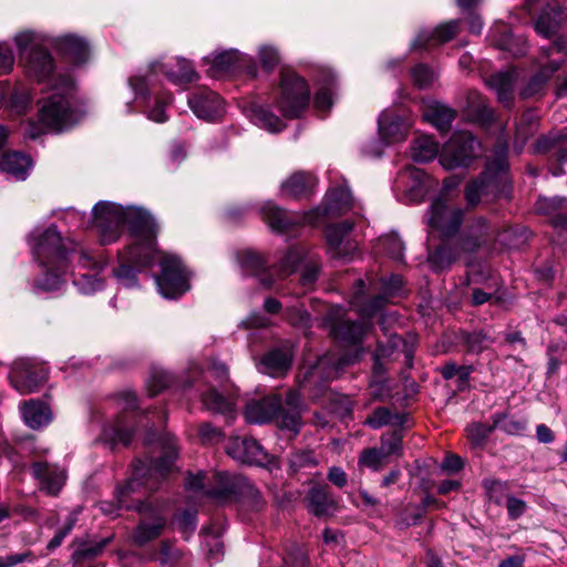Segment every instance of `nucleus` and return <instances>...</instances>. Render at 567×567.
Listing matches in <instances>:
<instances>
[{
	"mask_svg": "<svg viewBox=\"0 0 567 567\" xmlns=\"http://www.w3.org/2000/svg\"><path fill=\"white\" fill-rule=\"evenodd\" d=\"M93 226L96 228L100 240L109 245L117 240L122 234L123 225H127L133 237L126 250V261L137 268L151 266L155 255L158 226L153 216L145 209L136 206L123 207L111 202H100L93 207ZM161 275L156 282L161 295L175 299L189 290L188 272L176 255L161 252Z\"/></svg>",
	"mask_w": 567,
	"mask_h": 567,
	"instance_id": "obj_1",
	"label": "nucleus"
},
{
	"mask_svg": "<svg viewBox=\"0 0 567 567\" xmlns=\"http://www.w3.org/2000/svg\"><path fill=\"white\" fill-rule=\"evenodd\" d=\"M176 457V444L169 439L161 457L151 460L147 464L137 461L132 477L124 486L116 489L117 507L134 508L141 515L140 522L132 533V540L137 546H144L163 534L167 525V515L165 507L161 504L140 501L136 505L131 506L126 503V497L141 487L150 491L156 489L159 483L175 468Z\"/></svg>",
	"mask_w": 567,
	"mask_h": 567,
	"instance_id": "obj_2",
	"label": "nucleus"
},
{
	"mask_svg": "<svg viewBox=\"0 0 567 567\" xmlns=\"http://www.w3.org/2000/svg\"><path fill=\"white\" fill-rule=\"evenodd\" d=\"M32 251L44 269V276L35 281V287L45 291L59 289L69 268V256L75 251L74 243L62 238L52 225L32 235Z\"/></svg>",
	"mask_w": 567,
	"mask_h": 567,
	"instance_id": "obj_3",
	"label": "nucleus"
},
{
	"mask_svg": "<svg viewBox=\"0 0 567 567\" xmlns=\"http://www.w3.org/2000/svg\"><path fill=\"white\" fill-rule=\"evenodd\" d=\"M303 404L301 395L296 390H289L282 402L280 396L269 395L247 403L245 417L249 423L262 424L276 421L281 430L297 434L301 427Z\"/></svg>",
	"mask_w": 567,
	"mask_h": 567,
	"instance_id": "obj_4",
	"label": "nucleus"
},
{
	"mask_svg": "<svg viewBox=\"0 0 567 567\" xmlns=\"http://www.w3.org/2000/svg\"><path fill=\"white\" fill-rule=\"evenodd\" d=\"M80 118L75 99V85L70 75L52 80L50 94L40 109L41 123L53 131H62Z\"/></svg>",
	"mask_w": 567,
	"mask_h": 567,
	"instance_id": "obj_5",
	"label": "nucleus"
},
{
	"mask_svg": "<svg viewBox=\"0 0 567 567\" xmlns=\"http://www.w3.org/2000/svg\"><path fill=\"white\" fill-rule=\"evenodd\" d=\"M507 168L506 147L499 146L482 175L466 185L464 195L467 206L475 207L482 197H497L507 185Z\"/></svg>",
	"mask_w": 567,
	"mask_h": 567,
	"instance_id": "obj_6",
	"label": "nucleus"
},
{
	"mask_svg": "<svg viewBox=\"0 0 567 567\" xmlns=\"http://www.w3.org/2000/svg\"><path fill=\"white\" fill-rule=\"evenodd\" d=\"M310 90L307 82L289 69L281 70L277 107L286 117H298L309 106Z\"/></svg>",
	"mask_w": 567,
	"mask_h": 567,
	"instance_id": "obj_7",
	"label": "nucleus"
},
{
	"mask_svg": "<svg viewBox=\"0 0 567 567\" xmlns=\"http://www.w3.org/2000/svg\"><path fill=\"white\" fill-rule=\"evenodd\" d=\"M20 60L28 74L39 82L49 80L54 70L53 59L40 38H17Z\"/></svg>",
	"mask_w": 567,
	"mask_h": 567,
	"instance_id": "obj_8",
	"label": "nucleus"
},
{
	"mask_svg": "<svg viewBox=\"0 0 567 567\" xmlns=\"http://www.w3.org/2000/svg\"><path fill=\"white\" fill-rule=\"evenodd\" d=\"M480 142L470 132H456L444 144L440 163L445 169L467 166L476 156Z\"/></svg>",
	"mask_w": 567,
	"mask_h": 567,
	"instance_id": "obj_9",
	"label": "nucleus"
},
{
	"mask_svg": "<svg viewBox=\"0 0 567 567\" xmlns=\"http://www.w3.org/2000/svg\"><path fill=\"white\" fill-rule=\"evenodd\" d=\"M527 12L535 19V31L542 35H554L566 21V14L556 0H527Z\"/></svg>",
	"mask_w": 567,
	"mask_h": 567,
	"instance_id": "obj_10",
	"label": "nucleus"
},
{
	"mask_svg": "<svg viewBox=\"0 0 567 567\" xmlns=\"http://www.w3.org/2000/svg\"><path fill=\"white\" fill-rule=\"evenodd\" d=\"M385 302L386 298L384 296H377L368 305L360 307L358 311L362 317V321L342 320L336 323L332 329L334 337L351 344L360 342L371 328V324L365 319L373 317Z\"/></svg>",
	"mask_w": 567,
	"mask_h": 567,
	"instance_id": "obj_11",
	"label": "nucleus"
},
{
	"mask_svg": "<svg viewBox=\"0 0 567 567\" xmlns=\"http://www.w3.org/2000/svg\"><path fill=\"white\" fill-rule=\"evenodd\" d=\"M125 412L117 416L111 424L103 429L102 437L112 445L123 444L128 445L133 434V423L136 420V414L133 412L136 409V398L133 393L123 394Z\"/></svg>",
	"mask_w": 567,
	"mask_h": 567,
	"instance_id": "obj_12",
	"label": "nucleus"
},
{
	"mask_svg": "<svg viewBox=\"0 0 567 567\" xmlns=\"http://www.w3.org/2000/svg\"><path fill=\"white\" fill-rule=\"evenodd\" d=\"M463 220V210L458 207H449L443 195H440L431 205L427 224L442 236H453Z\"/></svg>",
	"mask_w": 567,
	"mask_h": 567,
	"instance_id": "obj_13",
	"label": "nucleus"
},
{
	"mask_svg": "<svg viewBox=\"0 0 567 567\" xmlns=\"http://www.w3.org/2000/svg\"><path fill=\"white\" fill-rule=\"evenodd\" d=\"M226 452L239 463L262 466L269 462L268 453L252 437H231L226 446Z\"/></svg>",
	"mask_w": 567,
	"mask_h": 567,
	"instance_id": "obj_14",
	"label": "nucleus"
},
{
	"mask_svg": "<svg viewBox=\"0 0 567 567\" xmlns=\"http://www.w3.org/2000/svg\"><path fill=\"white\" fill-rule=\"evenodd\" d=\"M353 228V223L344 220L327 227L326 238L328 251L333 259L349 260L357 249V245L347 237Z\"/></svg>",
	"mask_w": 567,
	"mask_h": 567,
	"instance_id": "obj_15",
	"label": "nucleus"
},
{
	"mask_svg": "<svg viewBox=\"0 0 567 567\" xmlns=\"http://www.w3.org/2000/svg\"><path fill=\"white\" fill-rule=\"evenodd\" d=\"M188 105L197 117L208 121L221 117L225 111L220 96L207 87L192 92L188 96Z\"/></svg>",
	"mask_w": 567,
	"mask_h": 567,
	"instance_id": "obj_16",
	"label": "nucleus"
},
{
	"mask_svg": "<svg viewBox=\"0 0 567 567\" xmlns=\"http://www.w3.org/2000/svg\"><path fill=\"white\" fill-rule=\"evenodd\" d=\"M239 481H243V476L218 472L213 476L209 487L205 491V496L219 503L236 499L239 493L237 485Z\"/></svg>",
	"mask_w": 567,
	"mask_h": 567,
	"instance_id": "obj_17",
	"label": "nucleus"
},
{
	"mask_svg": "<svg viewBox=\"0 0 567 567\" xmlns=\"http://www.w3.org/2000/svg\"><path fill=\"white\" fill-rule=\"evenodd\" d=\"M291 362V349L285 346L275 348L266 353L260 360L258 369L270 377H281L290 369Z\"/></svg>",
	"mask_w": 567,
	"mask_h": 567,
	"instance_id": "obj_18",
	"label": "nucleus"
},
{
	"mask_svg": "<svg viewBox=\"0 0 567 567\" xmlns=\"http://www.w3.org/2000/svg\"><path fill=\"white\" fill-rule=\"evenodd\" d=\"M47 378L44 369L33 370L23 363L12 371L11 383L21 394H28L37 391Z\"/></svg>",
	"mask_w": 567,
	"mask_h": 567,
	"instance_id": "obj_19",
	"label": "nucleus"
},
{
	"mask_svg": "<svg viewBox=\"0 0 567 567\" xmlns=\"http://www.w3.org/2000/svg\"><path fill=\"white\" fill-rule=\"evenodd\" d=\"M154 72H163L175 84H185L197 79L193 64L182 58H172L167 62L156 63Z\"/></svg>",
	"mask_w": 567,
	"mask_h": 567,
	"instance_id": "obj_20",
	"label": "nucleus"
},
{
	"mask_svg": "<svg viewBox=\"0 0 567 567\" xmlns=\"http://www.w3.org/2000/svg\"><path fill=\"white\" fill-rule=\"evenodd\" d=\"M378 125L380 136L388 144L404 140L409 128L401 116L388 111L380 114Z\"/></svg>",
	"mask_w": 567,
	"mask_h": 567,
	"instance_id": "obj_21",
	"label": "nucleus"
},
{
	"mask_svg": "<svg viewBox=\"0 0 567 567\" xmlns=\"http://www.w3.org/2000/svg\"><path fill=\"white\" fill-rule=\"evenodd\" d=\"M496 230L487 224L485 218L477 217L467 227L465 238L462 240V248L473 251L487 244L495 237Z\"/></svg>",
	"mask_w": 567,
	"mask_h": 567,
	"instance_id": "obj_22",
	"label": "nucleus"
},
{
	"mask_svg": "<svg viewBox=\"0 0 567 567\" xmlns=\"http://www.w3.org/2000/svg\"><path fill=\"white\" fill-rule=\"evenodd\" d=\"M34 477L41 480L43 488L50 495H58L65 482V473L47 462H35L31 465Z\"/></svg>",
	"mask_w": 567,
	"mask_h": 567,
	"instance_id": "obj_23",
	"label": "nucleus"
},
{
	"mask_svg": "<svg viewBox=\"0 0 567 567\" xmlns=\"http://www.w3.org/2000/svg\"><path fill=\"white\" fill-rule=\"evenodd\" d=\"M260 214L265 223L276 233H284L299 223L298 216L284 210L272 202L265 203L260 208Z\"/></svg>",
	"mask_w": 567,
	"mask_h": 567,
	"instance_id": "obj_24",
	"label": "nucleus"
},
{
	"mask_svg": "<svg viewBox=\"0 0 567 567\" xmlns=\"http://www.w3.org/2000/svg\"><path fill=\"white\" fill-rule=\"evenodd\" d=\"M56 47L60 55L68 63L80 65L90 58V49L83 38H59Z\"/></svg>",
	"mask_w": 567,
	"mask_h": 567,
	"instance_id": "obj_25",
	"label": "nucleus"
},
{
	"mask_svg": "<svg viewBox=\"0 0 567 567\" xmlns=\"http://www.w3.org/2000/svg\"><path fill=\"white\" fill-rule=\"evenodd\" d=\"M31 168V158L21 152H7L0 157V171L17 181H24Z\"/></svg>",
	"mask_w": 567,
	"mask_h": 567,
	"instance_id": "obj_26",
	"label": "nucleus"
},
{
	"mask_svg": "<svg viewBox=\"0 0 567 567\" xmlns=\"http://www.w3.org/2000/svg\"><path fill=\"white\" fill-rule=\"evenodd\" d=\"M307 502L309 512L317 517L329 515L336 509V502L327 485H313L308 492Z\"/></svg>",
	"mask_w": 567,
	"mask_h": 567,
	"instance_id": "obj_27",
	"label": "nucleus"
},
{
	"mask_svg": "<svg viewBox=\"0 0 567 567\" xmlns=\"http://www.w3.org/2000/svg\"><path fill=\"white\" fill-rule=\"evenodd\" d=\"M21 414L25 424L33 430L47 426L52 421L49 405L39 400L24 402L21 406Z\"/></svg>",
	"mask_w": 567,
	"mask_h": 567,
	"instance_id": "obj_28",
	"label": "nucleus"
},
{
	"mask_svg": "<svg viewBox=\"0 0 567 567\" xmlns=\"http://www.w3.org/2000/svg\"><path fill=\"white\" fill-rule=\"evenodd\" d=\"M456 112L436 101L424 104L422 117L434 125L439 131H447L454 121Z\"/></svg>",
	"mask_w": 567,
	"mask_h": 567,
	"instance_id": "obj_29",
	"label": "nucleus"
},
{
	"mask_svg": "<svg viewBox=\"0 0 567 567\" xmlns=\"http://www.w3.org/2000/svg\"><path fill=\"white\" fill-rule=\"evenodd\" d=\"M517 79L515 70L498 72L491 75L487 80V85L495 90L498 101L505 106H509L514 99V86Z\"/></svg>",
	"mask_w": 567,
	"mask_h": 567,
	"instance_id": "obj_30",
	"label": "nucleus"
},
{
	"mask_svg": "<svg viewBox=\"0 0 567 567\" xmlns=\"http://www.w3.org/2000/svg\"><path fill=\"white\" fill-rule=\"evenodd\" d=\"M316 184L315 177L310 174L298 172L292 174L281 184V194L286 197L299 198L311 193Z\"/></svg>",
	"mask_w": 567,
	"mask_h": 567,
	"instance_id": "obj_31",
	"label": "nucleus"
},
{
	"mask_svg": "<svg viewBox=\"0 0 567 567\" xmlns=\"http://www.w3.org/2000/svg\"><path fill=\"white\" fill-rule=\"evenodd\" d=\"M239 262L244 270L258 277L264 287L270 288L275 282L272 276L268 275L265 270V261L259 254L251 250H245L239 255Z\"/></svg>",
	"mask_w": 567,
	"mask_h": 567,
	"instance_id": "obj_32",
	"label": "nucleus"
},
{
	"mask_svg": "<svg viewBox=\"0 0 567 567\" xmlns=\"http://www.w3.org/2000/svg\"><path fill=\"white\" fill-rule=\"evenodd\" d=\"M240 53L236 50L223 51L214 54L209 74L219 78L228 73H234L240 69Z\"/></svg>",
	"mask_w": 567,
	"mask_h": 567,
	"instance_id": "obj_33",
	"label": "nucleus"
},
{
	"mask_svg": "<svg viewBox=\"0 0 567 567\" xmlns=\"http://www.w3.org/2000/svg\"><path fill=\"white\" fill-rule=\"evenodd\" d=\"M107 539L101 542H75L74 550L72 553V561L75 567H85L97 557L107 544Z\"/></svg>",
	"mask_w": 567,
	"mask_h": 567,
	"instance_id": "obj_34",
	"label": "nucleus"
},
{
	"mask_svg": "<svg viewBox=\"0 0 567 567\" xmlns=\"http://www.w3.org/2000/svg\"><path fill=\"white\" fill-rule=\"evenodd\" d=\"M352 207V195L347 187L331 189L326 197L324 214L341 215Z\"/></svg>",
	"mask_w": 567,
	"mask_h": 567,
	"instance_id": "obj_35",
	"label": "nucleus"
},
{
	"mask_svg": "<svg viewBox=\"0 0 567 567\" xmlns=\"http://www.w3.org/2000/svg\"><path fill=\"white\" fill-rule=\"evenodd\" d=\"M439 154V143L431 136L423 135L413 141L411 155L415 162L425 163L434 159Z\"/></svg>",
	"mask_w": 567,
	"mask_h": 567,
	"instance_id": "obj_36",
	"label": "nucleus"
},
{
	"mask_svg": "<svg viewBox=\"0 0 567 567\" xmlns=\"http://www.w3.org/2000/svg\"><path fill=\"white\" fill-rule=\"evenodd\" d=\"M250 118L256 125L264 127L271 133L279 132L285 127L282 121L264 106L254 107L251 110Z\"/></svg>",
	"mask_w": 567,
	"mask_h": 567,
	"instance_id": "obj_37",
	"label": "nucleus"
},
{
	"mask_svg": "<svg viewBox=\"0 0 567 567\" xmlns=\"http://www.w3.org/2000/svg\"><path fill=\"white\" fill-rule=\"evenodd\" d=\"M237 485L239 486L237 501L254 511H260L264 507L265 502L259 491L247 478L243 477Z\"/></svg>",
	"mask_w": 567,
	"mask_h": 567,
	"instance_id": "obj_38",
	"label": "nucleus"
},
{
	"mask_svg": "<svg viewBox=\"0 0 567 567\" xmlns=\"http://www.w3.org/2000/svg\"><path fill=\"white\" fill-rule=\"evenodd\" d=\"M458 257L456 248L443 245L429 254V262L435 270H442L454 262Z\"/></svg>",
	"mask_w": 567,
	"mask_h": 567,
	"instance_id": "obj_39",
	"label": "nucleus"
},
{
	"mask_svg": "<svg viewBox=\"0 0 567 567\" xmlns=\"http://www.w3.org/2000/svg\"><path fill=\"white\" fill-rule=\"evenodd\" d=\"M402 344L401 338L398 336H391L386 342V344H383L382 342H379L378 349L374 353V372L381 373L384 371L383 361L391 358L395 350Z\"/></svg>",
	"mask_w": 567,
	"mask_h": 567,
	"instance_id": "obj_40",
	"label": "nucleus"
},
{
	"mask_svg": "<svg viewBox=\"0 0 567 567\" xmlns=\"http://www.w3.org/2000/svg\"><path fill=\"white\" fill-rule=\"evenodd\" d=\"M331 363H333V367L329 370V372H327L326 379L336 378L339 373V370L349 364V361L344 358L334 361L330 355H323L318 360L316 365L310 367L309 371L307 372V377L315 378L320 375L321 370L326 369Z\"/></svg>",
	"mask_w": 567,
	"mask_h": 567,
	"instance_id": "obj_41",
	"label": "nucleus"
},
{
	"mask_svg": "<svg viewBox=\"0 0 567 567\" xmlns=\"http://www.w3.org/2000/svg\"><path fill=\"white\" fill-rule=\"evenodd\" d=\"M203 404L207 410L217 413H230L234 410V403L231 400L224 398L216 390H210L202 398Z\"/></svg>",
	"mask_w": 567,
	"mask_h": 567,
	"instance_id": "obj_42",
	"label": "nucleus"
},
{
	"mask_svg": "<svg viewBox=\"0 0 567 567\" xmlns=\"http://www.w3.org/2000/svg\"><path fill=\"white\" fill-rule=\"evenodd\" d=\"M402 417L399 415H392L390 410L386 408H378L373 413L365 420V424L372 429H380L388 424H401Z\"/></svg>",
	"mask_w": 567,
	"mask_h": 567,
	"instance_id": "obj_43",
	"label": "nucleus"
},
{
	"mask_svg": "<svg viewBox=\"0 0 567 567\" xmlns=\"http://www.w3.org/2000/svg\"><path fill=\"white\" fill-rule=\"evenodd\" d=\"M388 456L379 449H368L361 453L359 463L373 471H380L388 462Z\"/></svg>",
	"mask_w": 567,
	"mask_h": 567,
	"instance_id": "obj_44",
	"label": "nucleus"
},
{
	"mask_svg": "<svg viewBox=\"0 0 567 567\" xmlns=\"http://www.w3.org/2000/svg\"><path fill=\"white\" fill-rule=\"evenodd\" d=\"M74 285L84 295L93 293L103 288L104 282L97 274H83L74 279Z\"/></svg>",
	"mask_w": 567,
	"mask_h": 567,
	"instance_id": "obj_45",
	"label": "nucleus"
},
{
	"mask_svg": "<svg viewBox=\"0 0 567 567\" xmlns=\"http://www.w3.org/2000/svg\"><path fill=\"white\" fill-rule=\"evenodd\" d=\"M316 464L313 453L310 451L295 452L289 456V467L293 473L306 468H313Z\"/></svg>",
	"mask_w": 567,
	"mask_h": 567,
	"instance_id": "obj_46",
	"label": "nucleus"
},
{
	"mask_svg": "<svg viewBox=\"0 0 567 567\" xmlns=\"http://www.w3.org/2000/svg\"><path fill=\"white\" fill-rule=\"evenodd\" d=\"M495 45L513 56H522L527 51L525 38H498Z\"/></svg>",
	"mask_w": 567,
	"mask_h": 567,
	"instance_id": "obj_47",
	"label": "nucleus"
},
{
	"mask_svg": "<svg viewBox=\"0 0 567 567\" xmlns=\"http://www.w3.org/2000/svg\"><path fill=\"white\" fill-rule=\"evenodd\" d=\"M259 63L267 72L274 71L280 63V54L275 47L264 45L258 51Z\"/></svg>",
	"mask_w": 567,
	"mask_h": 567,
	"instance_id": "obj_48",
	"label": "nucleus"
},
{
	"mask_svg": "<svg viewBox=\"0 0 567 567\" xmlns=\"http://www.w3.org/2000/svg\"><path fill=\"white\" fill-rule=\"evenodd\" d=\"M464 342L470 352L478 354L487 349L493 340L486 333L478 331L466 334Z\"/></svg>",
	"mask_w": 567,
	"mask_h": 567,
	"instance_id": "obj_49",
	"label": "nucleus"
},
{
	"mask_svg": "<svg viewBox=\"0 0 567 567\" xmlns=\"http://www.w3.org/2000/svg\"><path fill=\"white\" fill-rule=\"evenodd\" d=\"M380 246L393 259H403L404 245L403 241L398 236L390 235L381 238Z\"/></svg>",
	"mask_w": 567,
	"mask_h": 567,
	"instance_id": "obj_50",
	"label": "nucleus"
},
{
	"mask_svg": "<svg viewBox=\"0 0 567 567\" xmlns=\"http://www.w3.org/2000/svg\"><path fill=\"white\" fill-rule=\"evenodd\" d=\"M380 449L390 457L391 455H400L402 452V436L399 432H393L381 437Z\"/></svg>",
	"mask_w": 567,
	"mask_h": 567,
	"instance_id": "obj_51",
	"label": "nucleus"
},
{
	"mask_svg": "<svg viewBox=\"0 0 567 567\" xmlns=\"http://www.w3.org/2000/svg\"><path fill=\"white\" fill-rule=\"evenodd\" d=\"M561 61H550L547 65L543 66L537 74H535L529 85L534 91L539 89L543 84H545L554 73L560 68Z\"/></svg>",
	"mask_w": 567,
	"mask_h": 567,
	"instance_id": "obj_52",
	"label": "nucleus"
},
{
	"mask_svg": "<svg viewBox=\"0 0 567 567\" xmlns=\"http://www.w3.org/2000/svg\"><path fill=\"white\" fill-rule=\"evenodd\" d=\"M414 84L420 89L429 87L435 80V73L426 65H416L411 72Z\"/></svg>",
	"mask_w": 567,
	"mask_h": 567,
	"instance_id": "obj_53",
	"label": "nucleus"
},
{
	"mask_svg": "<svg viewBox=\"0 0 567 567\" xmlns=\"http://www.w3.org/2000/svg\"><path fill=\"white\" fill-rule=\"evenodd\" d=\"M300 252L297 249L288 251L282 257L280 265L278 266V277L284 278L295 271L296 264L299 261Z\"/></svg>",
	"mask_w": 567,
	"mask_h": 567,
	"instance_id": "obj_54",
	"label": "nucleus"
},
{
	"mask_svg": "<svg viewBox=\"0 0 567 567\" xmlns=\"http://www.w3.org/2000/svg\"><path fill=\"white\" fill-rule=\"evenodd\" d=\"M113 272L122 286L132 288L137 285L136 274L131 266L123 264L118 268L114 269Z\"/></svg>",
	"mask_w": 567,
	"mask_h": 567,
	"instance_id": "obj_55",
	"label": "nucleus"
},
{
	"mask_svg": "<svg viewBox=\"0 0 567 567\" xmlns=\"http://www.w3.org/2000/svg\"><path fill=\"white\" fill-rule=\"evenodd\" d=\"M493 427L482 423H473L466 427L467 437L473 444H481L492 432Z\"/></svg>",
	"mask_w": 567,
	"mask_h": 567,
	"instance_id": "obj_56",
	"label": "nucleus"
},
{
	"mask_svg": "<svg viewBox=\"0 0 567 567\" xmlns=\"http://www.w3.org/2000/svg\"><path fill=\"white\" fill-rule=\"evenodd\" d=\"M549 169L554 176L567 175V148L559 147L550 162Z\"/></svg>",
	"mask_w": 567,
	"mask_h": 567,
	"instance_id": "obj_57",
	"label": "nucleus"
},
{
	"mask_svg": "<svg viewBox=\"0 0 567 567\" xmlns=\"http://www.w3.org/2000/svg\"><path fill=\"white\" fill-rule=\"evenodd\" d=\"M422 515L423 512L419 507L408 506L400 514L398 525L401 528H405L411 525H416L420 522Z\"/></svg>",
	"mask_w": 567,
	"mask_h": 567,
	"instance_id": "obj_58",
	"label": "nucleus"
},
{
	"mask_svg": "<svg viewBox=\"0 0 567 567\" xmlns=\"http://www.w3.org/2000/svg\"><path fill=\"white\" fill-rule=\"evenodd\" d=\"M75 522H76V517L74 515H70L66 523L64 524V526L62 528H60L55 535L53 536V538L49 542L48 544V549L50 550H53L55 549L56 547H59L63 539L65 538V536L72 530V528L74 527L75 525Z\"/></svg>",
	"mask_w": 567,
	"mask_h": 567,
	"instance_id": "obj_59",
	"label": "nucleus"
},
{
	"mask_svg": "<svg viewBox=\"0 0 567 567\" xmlns=\"http://www.w3.org/2000/svg\"><path fill=\"white\" fill-rule=\"evenodd\" d=\"M507 513L511 519H517L525 513L526 503L515 496H508L506 502Z\"/></svg>",
	"mask_w": 567,
	"mask_h": 567,
	"instance_id": "obj_60",
	"label": "nucleus"
},
{
	"mask_svg": "<svg viewBox=\"0 0 567 567\" xmlns=\"http://www.w3.org/2000/svg\"><path fill=\"white\" fill-rule=\"evenodd\" d=\"M33 559L31 551L25 550L18 554H10L4 557H0V567H13L24 561Z\"/></svg>",
	"mask_w": 567,
	"mask_h": 567,
	"instance_id": "obj_61",
	"label": "nucleus"
},
{
	"mask_svg": "<svg viewBox=\"0 0 567 567\" xmlns=\"http://www.w3.org/2000/svg\"><path fill=\"white\" fill-rule=\"evenodd\" d=\"M177 524L184 534H192L196 527V514L189 511L183 512L177 516Z\"/></svg>",
	"mask_w": 567,
	"mask_h": 567,
	"instance_id": "obj_62",
	"label": "nucleus"
},
{
	"mask_svg": "<svg viewBox=\"0 0 567 567\" xmlns=\"http://www.w3.org/2000/svg\"><path fill=\"white\" fill-rule=\"evenodd\" d=\"M171 100L172 96L169 95L166 100L156 101L154 107L148 112V118L157 123L165 122L167 120L165 106L171 102Z\"/></svg>",
	"mask_w": 567,
	"mask_h": 567,
	"instance_id": "obj_63",
	"label": "nucleus"
},
{
	"mask_svg": "<svg viewBox=\"0 0 567 567\" xmlns=\"http://www.w3.org/2000/svg\"><path fill=\"white\" fill-rule=\"evenodd\" d=\"M463 467V461L458 455L449 454L441 464V468L449 473H456Z\"/></svg>",
	"mask_w": 567,
	"mask_h": 567,
	"instance_id": "obj_64",
	"label": "nucleus"
}]
</instances>
